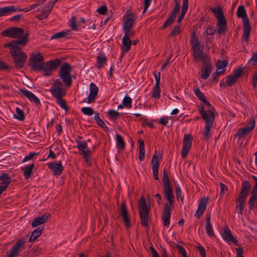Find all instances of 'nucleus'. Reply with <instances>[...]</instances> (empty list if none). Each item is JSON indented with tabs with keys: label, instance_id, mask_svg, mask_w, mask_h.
I'll return each mask as SVG.
<instances>
[{
	"label": "nucleus",
	"instance_id": "f257e3e1",
	"mask_svg": "<svg viewBox=\"0 0 257 257\" xmlns=\"http://www.w3.org/2000/svg\"><path fill=\"white\" fill-rule=\"evenodd\" d=\"M29 33L27 32L24 36L19 40H13L4 45L5 48H10V53L13 58L15 67L22 68L26 61L27 56L19 46H24L29 41Z\"/></svg>",
	"mask_w": 257,
	"mask_h": 257
},
{
	"label": "nucleus",
	"instance_id": "f03ea898",
	"mask_svg": "<svg viewBox=\"0 0 257 257\" xmlns=\"http://www.w3.org/2000/svg\"><path fill=\"white\" fill-rule=\"evenodd\" d=\"M201 101L208 107L206 110L205 107L201 105L199 110V112L205 122L203 134L205 136L204 139L207 141L211 136L210 130L213 126L216 110L206 98L203 99Z\"/></svg>",
	"mask_w": 257,
	"mask_h": 257
},
{
	"label": "nucleus",
	"instance_id": "7ed1b4c3",
	"mask_svg": "<svg viewBox=\"0 0 257 257\" xmlns=\"http://www.w3.org/2000/svg\"><path fill=\"white\" fill-rule=\"evenodd\" d=\"M164 194L168 202L164 204L162 219L163 220L164 225L168 226L170 224L171 212L174 207L175 197L171 185L164 186Z\"/></svg>",
	"mask_w": 257,
	"mask_h": 257
},
{
	"label": "nucleus",
	"instance_id": "20e7f679",
	"mask_svg": "<svg viewBox=\"0 0 257 257\" xmlns=\"http://www.w3.org/2000/svg\"><path fill=\"white\" fill-rule=\"evenodd\" d=\"M236 15L238 18H242V19L243 33L242 39L247 43L249 40L251 28L243 6H239L238 7Z\"/></svg>",
	"mask_w": 257,
	"mask_h": 257
},
{
	"label": "nucleus",
	"instance_id": "39448f33",
	"mask_svg": "<svg viewBox=\"0 0 257 257\" xmlns=\"http://www.w3.org/2000/svg\"><path fill=\"white\" fill-rule=\"evenodd\" d=\"M139 212L140 218V222L142 226L149 228V220H150L149 211L150 208L147 205V203L144 196L140 198L138 204Z\"/></svg>",
	"mask_w": 257,
	"mask_h": 257
},
{
	"label": "nucleus",
	"instance_id": "423d86ee",
	"mask_svg": "<svg viewBox=\"0 0 257 257\" xmlns=\"http://www.w3.org/2000/svg\"><path fill=\"white\" fill-rule=\"evenodd\" d=\"M72 70V67L70 64L65 62L60 67L58 73L59 76L62 80L63 83L68 87H70L72 84V78L70 73Z\"/></svg>",
	"mask_w": 257,
	"mask_h": 257
},
{
	"label": "nucleus",
	"instance_id": "0eeeda50",
	"mask_svg": "<svg viewBox=\"0 0 257 257\" xmlns=\"http://www.w3.org/2000/svg\"><path fill=\"white\" fill-rule=\"evenodd\" d=\"M63 84L59 79H56L52 84L49 91L52 95L55 98H63L66 94V91L63 87Z\"/></svg>",
	"mask_w": 257,
	"mask_h": 257
},
{
	"label": "nucleus",
	"instance_id": "6e6552de",
	"mask_svg": "<svg viewBox=\"0 0 257 257\" xmlns=\"http://www.w3.org/2000/svg\"><path fill=\"white\" fill-rule=\"evenodd\" d=\"M23 29L18 27H10L1 32V35L13 38L22 39L25 35Z\"/></svg>",
	"mask_w": 257,
	"mask_h": 257
},
{
	"label": "nucleus",
	"instance_id": "1a4fd4ad",
	"mask_svg": "<svg viewBox=\"0 0 257 257\" xmlns=\"http://www.w3.org/2000/svg\"><path fill=\"white\" fill-rule=\"evenodd\" d=\"M31 65L35 71H40L42 70V65L44 63L43 55L39 53L38 54H32L29 58Z\"/></svg>",
	"mask_w": 257,
	"mask_h": 257
},
{
	"label": "nucleus",
	"instance_id": "9d476101",
	"mask_svg": "<svg viewBox=\"0 0 257 257\" xmlns=\"http://www.w3.org/2000/svg\"><path fill=\"white\" fill-rule=\"evenodd\" d=\"M61 63L58 59H56L53 60L46 62L44 63L42 65V70L45 72V75H50L52 74V71H55L57 69Z\"/></svg>",
	"mask_w": 257,
	"mask_h": 257
},
{
	"label": "nucleus",
	"instance_id": "9b49d317",
	"mask_svg": "<svg viewBox=\"0 0 257 257\" xmlns=\"http://www.w3.org/2000/svg\"><path fill=\"white\" fill-rule=\"evenodd\" d=\"M243 73V69L241 67L235 69L232 74L227 76L226 79V84L228 86H231L234 84L237 79L241 76Z\"/></svg>",
	"mask_w": 257,
	"mask_h": 257
},
{
	"label": "nucleus",
	"instance_id": "f8f14e48",
	"mask_svg": "<svg viewBox=\"0 0 257 257\" xmlns=\"http://www.w3.org/2000/svg\"><path fill=\"white\" fill-rule=\"evenodd\" d=\"M175 6L172 11L171 12L169 16L166 20L164 24L162 26L163 29H165L171 25L176 18L177 14L179 13L180 10V5L177 0H174Z\"/></svg>",
	"mask_w": 257,
	"mask_h": 257
},
{
	"label": "nucleus",
	"instance_id": "ddd939ff",
	"mask_svg": "<svg viewBox=\"0 0 257 257\" xmlns=\"http://www.w3.org/2000/svg\"><path fill=\"white\" fill-rule=\"evenodd\" d=\"M249 122L250 126L239 128L235 133V137L241 138L243 136L249 134L253 130L255 126L254 118L253 117L250 118Z\"/></svg>",
	"mask_w": 257,
	"mask_h": 257
},
{
	"label": "nucleus",
	"instance_id": "4468645a",
	"mask_svg": "<svg viewBox=\"0 0 257 257\" xmlns=\"http://www.w3.org/2000/svg\"><path fill=\"white\" fill-rule=\"evenodd\" d=\"M26 242L25 238H21L19 239L16 243L15 245L12 247L11 252L8 254L6 257H17L19 252L22 250V248L23 247Z\"/></svg>",
	"mask_w": 257,
	"mask_h": 257
},
{
	"label": "nucleus",
	"instance_id": "2eb2a0df",
	"mask_svg": "<svg viewBox=\"0 0 257 257\" xmlns=\"http://www.w3.org/2000/svg\"><path fill=\"white\" fill-rule=\"evenodd\" d=\"M47 165L54 176L60 175L64 170V167L60 161L48 163Z\"/></svg>",
	"mask_w": 257,
	"mask_h": 257
},
{
	"label": "nucleus",
	"instance_id": "dca6fc26",
	"mask_svg": "<svg viewBox=\"0 0 257 257\" xmlns=\"http://www.w3.org/2000/svg\"><path fill=\"white\" fill-rule=\"evenodd\" d=\"M192 140V138L190 135L185 134L184 135L181 152V156L183 158L186 157L188 155L191 147Z\"/></svg>",
	"mask_w": 257,
	"mask_h": 257
},
{
	"label": "nucleus",
	"instance_id": "f3484780",
	"mask_svg": "<svg viewBox=\"0 0 257 257\" xmlns=\"http://www.w3.org/2000/svg\"><path fill=\"white\" fill-rule=\"evenodd\" d=\"M126 14L127 19L124 22L123 29L125 32V34L133 35V33L130 32V30L132 28L136 19L134 18L133 14L132 13L127 12Z\"/></svg>",
	"mask_w": 257,
	"mask_h": 257
},
{
	"label": "nucleus",
	"instance_id": "a211bd4d",
	"mask_svg": "<svg viewBox=\"0 0 257 257\" xmlns=\"http://www.w3.org/2000/svg\"><path fill=\"white\" fill-rule=\"evenodd\" d=\"M162 157L161 155L157 154L155 153L152 157V167L153 170V177L155 180L159 179L158 176V169L159 167V161L161 160Z\"/></svg>",
	"mask_w": 257,
	"mask_h": 257
},
{
	"label": "nucleus",
	"instance_id": "6ab92c4d",
	"mask_svg": "<svg viewBox=\"0 0 257 257\" xmlns=\"http://www.w3.org/2000/svg\"><path fill=\"white\" fill-rule=\"evenodd\" d=\"M192 50V55L194 58L196 60H202V62L206 61L207 60L209 59L208 56L203 53L202 49H200V46L199 47L191 48Z\"/></svg>",
	"mask_w": 257,
	"mask_h": 257
},
{
	"label": "nucleus",
	"instance_id": "aec40b11",
	"mask_svg": "<svg viewBox=\"0 0 257 257\" xmlns=\"http://www.w3.org/2000/svg\"><path fill=\"white\" fill-rule=\"evenodd\" d=\"M203 63L201 78L203 79H207L211 73L212 65L210 63V59L207 60L206 62H203Z\"/></svg>",
	"mask_w": 257,
	"mask_h": 257
},
{
	"label": "nucleus",
	"instance_id": "412c9836",
	"mask_svg": "<svg viewBox=\"0 0 257 257\" xmlns=\"http://www.w3.org/2000/svg\"><path fill=\"white\" fill-rule=\"evenodd\" d=\"M223 239L227 242L233 243L236 245H239L237 240L234 238L228 226H224L223 233Z\"/></svg>",
	"mask_w": 257,
	"mask_h": 257
},
{
	"label": "nucleus",
	"instance_id": "4be33fe9",
	"mask_svg": "<svg viewBox=\"0 0 257 257\" xmlns=\"http://www.w3.org/2000/svg\"><path fill=\"white\" fill-rule=\"evenodd\" d=\"M120 215L122 216L126 227L127 228L130 227L131 226V222L126 209L125 202H123L121 205Z\"/></svg>",
	"mask_w": 257,
	"mask_h": 257
},
{
	"label": "nucleus",
	"instance_id": "5701e85b",
	"mask_svg": "<svg viewBox=\"0 0 257 257\" xmlns=\"http://www.w3.org/2000/svg\"><path fill=\"white\" fill-rule=\"evenodd\" d=\"M207 202L208 199L206 198H203L200 200L198 209L195 213V216L199 218L202 216L207 206Z\"/></svg>",
	"mask_w": 257,
	"mask_h": 257
},
{
	"label": "nucleus",
	"instance_id": "b1692460",
	"mask_svg": "<svg viewBox=\"0 0 257 257\" xmlns=\"http://www.w3.org/2000/svg\"><path fill=\"white\" fill-rule=\"evenodd\" d=\"M19 92L23 95L27 97L30 101L33 102L35 104H40L39 99L31 91L26 89H19Z\"/></svg>",
	"mask_w": 257,
	"mask_h": 257
},
{
	"label": "nucleus",
	"instance_id": "393cba45",
	"mask_svg": "<svg viewBox=\"0 0 257 257\" xmlns=\"http://www.w3.org/2000/svg\"><path fill=\"white\" fill-rule=\"evenodd\" d=\"M98 92L97 86L93 83L90 84V93L87 98V102L91 103L93 102L96 97Z\"/></svg>",
	"mask_w": 257,
	"mask_h": 257
},
{
	"label": "nucleus",
	"instance_id": "a878e982",
	"mask_svg": "<svg viewBox=\"0 0 257 257\" xmlns=\"http://www.w3.org/2000/svg\"><path fill=\"white\" fill-rule=\"evenodd\" d=\"M250 187V184L248 181H243L241 184V191L239 195V197L246 199Z\"/></svg>",
	"mask_w": 257,
	"mask_h": 257
},
{
	"label": "nucleus",
	"instance_id": "bb28decb",
	"mask_svg": "<svg viewBox=\"0 0 257 257\" xmlns=\"http://www.w3.org/2000/svg\"><path fill=\"white\" fill-rule=\"evenodd\" d=\"M50 216V214L48 213L41 216L35 218L32 222V226L34 227H37L39 225L46 222L48 218Z\"/></svg>",
	"mask_w": 257,
	"mask_h": 257
},
{
	"label": "nucleus",
	"instance_id": "cd10ccee",
	"mask_svg": "<svg viewBox=\"0 0 257 257\" xmlns=\"http://www.w3.org/2000/svg\"><path fill=\"white\" fill-rule=\"evenodd\" d=\"M217 28L216 29V33L218 34H225L227 29L226 20H219L217 21Z\"/></svg>",
	"mask_w": 257,
	"mask_h": 257
},
{
	"label": "nucleus",
	"instance_id": "c85d7f7f",
	"mask_svg": "<svg viewBox=\"0 0 257 257\" xmlns=\"http://www.w3.org/2000/svg\"><path fill=\"white\" fill-rule=\"evenodd\" d=\"M205 230L207 235L209 237H212L215 235L212 226L210 223V215L208 214L206 219Z\"/></svg>",
	"mask_w": 257,
	"mask_h": 257
},
{
	"label": "nucleus",
	"instance_id": "c756f323",
	"mask_svg": "<svg viewBox=\"0 0 257 257\" xmlns=\"http://www.w3.org/2000/svg\"><path fill=\"white\" fill-rule=\"evenodd\" d=\"M132 35H130V34H124V36L122 38V44L123 46L124 47V51L127 52H128L131 46L132 41L130 39V36Z\"/></svg>",
	"mask_w": 257,
	"mask_h": 257
},
{
	"label": "nucleus",
	"instance_id": "7c9ffc66",
	"mask_svg": "<svg viewBox=\"0 0 257 257\" xmlns=\"http://www.w3.org/2000/svg\"><path fill=\"white\" fill-rule=\"evenodd\" d=\"M34 167V164L32 163L25 167L22 168L21 170L23 171L24 176L26 179H29L31 177Z\"/></svg>",
	"mask_w": 257,
	"mask_h": 257
},
{
	"label": "nucleus",
	"instance_id": "2f4dec72",
	"mask_svg": "<svg viewBox=\"0 0 257 257\" xmlns=\"http://www.w3.org/2000/svg\"><path fill=\"white\" fill-rule=\"evenodd\" d=\"M245 201L246 199L243 198H240L238 197V198L236 199V202L237 203V205L235 208L238 213L240 214H242V213L243 210L245 206Z\"/></svg>",
	"mask_w": 257,
	"mask_h": 257
},
{
	"label": "nucleus",
	"instance_id": "473e14b6",
	"mask_svg": "<svg viewBox=\"0 0 257 257\" xmlns=\"http://www.w3.org/2000/svg\"><path fill=\"white\" fill-rule=\"evenodd\" d=\"M43 230V228L38 227L35 229L31 233L29 241L33 242L36 240L39 236H40L42 233V230Z\"/></svg>",
	"mask_w": 257,
	"mask_h": 257
},
{
	"label": "nucleus",
	"instance_id": "72a5a7b5",
	"mask_svg": "<svg viewBox=\"0 0 257 257\" xmlns=\"http://www.w3.org/2000/svg\"><path fill=\"white\" fill-rule=\"evenodd\" d=\"M15 7L10 6L0 8V17L10 14L12 12H16Z\"/></svg>",
	"mask_w": 257,
	"mask_h": 257
},
{
	"label": "nucleus",
	"instance_id": "f704fd0d",
	"mask_svg": "<svg viewBox=\"0 0 257 257\" xmlns=\"http://www.w3.org/2000/svg\"><path fill=\"white\" fill-rule=\"evenodd\" d=\"M210 10L214 13L215 17L217 19V21L226 20L220 8L217 10H216L215 8H210Z\"/></svg>",
	"mask_w": 257,
	"mask_h": 257
},
{
	"label": "nucleus",
	"instance_id": "c9c22d12",
	"mask_svg": "<svg viewBox=\"0 0 257 257\" xmlns=\"http://www.w3.org/2000/svg\"><path fill=\"white\" fill-rule=\"evenodd\" d=\"M138 143L140 145L139 158L140 160L142 161L145 159V144L144 142L142 139H139L138 140Z\"/></svg>",
	"mask_w": 257,
	"mask_h": 257
},
{
	"label": "nucleus",
	"instance_id": "e433bc0d",
	"mask_svg": "<svg viewBox=\"0 0 257 257\" xmlns=\"http://www.w3.org/2000/svg\"><path fill=\"white\" fill-rule=\"evenodd\" d=\"M107 58L104 54H100L97 57V67L100 69L106 64Z\"/></svg>",
	"mask_w": 257,
	"mask_h": 257
},
{
	"label": "nucleus",
	"instance_id": "4c0bfd02",
	"mask_svg": "<svg viewBox=\"0 0 257 257\" xmlns=\"http://www.w3.org/2000/svg\"><path fill=\"white\" fill-rule=\"evenodd\" d=\"M94 119L96 120L97 124L101 127L105 132L109 131L108 127L105 125L104 121L99 117L98 113H95Z\"/></svg>",
	"mask_w": 257,
	"mask_h": 257
},
{
	"label": "nucleus",
	"instance_id": "58836bf2",
	"mask_svg": "<svg viewBox=\"0 0 257 257\" xmlns=\"http://www.w3.org/2000/svg\"><path fill=\"white\" fill-rule=\"evenodd\" d=\"M190 43L192 48L199 47V46H200V43L199 41L198 38L194 32L191 33Z\"/></svg>",
	"mask_w": 257,
	"mask_h": 257
},
{
	"label": "nucleus",
	"instance_id": "ea45409f",
	"mask_svg": "<svg viewBox=\"0 0 257 257\" xmlns=\"http://www.w3.org/2000/svg\"><path fill=\"white\" fill-rule=\"evenodd\" d=\"M116 139L117 148L123 150L125 148V144L123 139L121 136L120 135L117 134L116 135Z\"/></svg>",
	"mask_w": 257,
	"mask_h": 257
},
{
	"label": "nucleus",
	"instance_id": "a19ab883",
	"mask_svg": "<svg viewBox=\"0 0 257 257\" xmlns=\"http://www.w3.org/2000/svg\"><path fill=\"white\" fill-rule=\"evenodd\" d=\"M70 31H61V32H58V33H57L51 37V39H59L61 38L65 37L66 36H67L70 33Z\"/></svg>",
	"mask_w": 257,
	"mask_h": 257
},
{
	"label": "nucleus",
	"instance_id": "79ce46f5",
	"mask_svg": "<svg viewBox=\"0 0 257 257\" xmlns=\"http://www.w3.org/2000/svg\"><path fill=\"white\" fill-rule=\"evenodd\" d=\"M16 114H14V117L21 120L23 121L25 119V114L24 111L19 107H17L16 109Z\"/></svg>",
	"mask_w": 257,
	"mask_h": 257
},
{
	"label": "nucleus",
	"instance_id": "37998d69",
	"mask_svg": "<svg viewBox=\"0 0 257 257\" xmlns=\"http://www.w3.org/2000/svg\"><path fill=\"white\" fill-rule=\"evenodd\" d=\"M162 182L164 186L171 185L170 180L169 179L167 171L166 168H165L163 170Z\"/></svg>",
	"mask_w": 257,
	"mask_h": 257
},
{
	"label": "nucleus",
	"instance_id": "c03bdc74",
	"mask_svg": "<svg viewBox=\"0 0 257 257\" xmlns=\"http://www.w3.org/2000/svg\"><path fill=\"white\" fill-rule=\"evenodd\" d=\"M51 9L45 10L44 9L42 10V13L39 15H38L36 16L37 18H38L40 20H42L45 18H46L49 14L50 13Z\"/></svg>",
	"mask_w": 257,
	"mask_h": 257
},
{
	"label": "nucleus",
	"instance_id": "a18cd8bd",
	"mask_svg": "<svg viewBox=\"0 0 257 257\" xmlns=\"http://www.w3.org/2000/svg\"><path fill=\"white\" fill-rule=\"evenodd\" d=\"M152 97H154L159 99L160 97V85H155L153 89L152 94L151 95Z\"/></svg>",
	"mask_w": 257,
	"mask_h": 257
},
{
	"label": "nucleus",
	"instance_id": "49530a36",
	"mask_svg": "<svg viewBox=\"0 0 257 257\" xmlns=\"http://www.w3.org/2000/svg\"><path fill=\"white\" fill-rule=\"evenodd\" d=\"M81 112L87 115H92L94 113V111L91 107H84L81 109Z\"/></svg>",
	"mask_w": 257,
	"mask_h": 257
},
{
	"label": "nucleus",
	"instance_id": "de8ad7c7",
	"mask_svg": "<svg viewBox=\"0 0 257 257\" xmlns=\"http://www.w3.org/2000/svg\"><path fill=\"white\" fill-rule=\"evenodd\" d=\"M76 143L77 144V147L80 151L88 149L86 141L82 142L80 141H76Z\"/></svg>",
	"mask_w": 257,
	"mask_h": 257
},
{
	"label": "nucleus",
	"instance_id": "09e8293b",
	"mask_svg": "<svg viewBox=\"0 0 257 257\" xmlns=\"http://www.w3.org/2000/svg\"><path fill=\"white\" fill-rule=\"evenodd\" d=\"M57 99V103H58L60 106L64 109L65 111H67L68 110V107L66 103L62 98H56Z\"/></svg>",
	"mask_w": 257,
	"mask_h": 257
},
{
	"label": "nucleus",
	"instance_id": "8fccbe9b",
	"mask_svg": "<svg viewBox=\"0 0 257 257\" xmlns=\"http://www.w3.org/2000/svg\"><path fill=\"white\" fill-rule=\"evenodd\" d=\"M257 200V196L253 194H251V196L248 201V204L249 205V208L251 209L254 207V204Z\"/></svg>",
	"mask_w": 257,
	"mask_h": 257
},
{
	"label": "nucleus",
	"instance_id": "3c124183",
	"mask_svg": "<svg viewBox=\"0 0 257 257\" xmlns=\"http://www.w3.org/2000/svg\"><path fill=\"white\" fill-rule=\"evenodd\" d=\"M181 33V27L180 25L175 26L169 35L170 37H174Z\"/></svg>",
	"mask_w": 257,
	"mask_h": 257
},
{
	"label": "nucleus",
	"instance_id": "603ef678",
	"mask_svg": "<svg viewBox=\"0 0 257 257\" xmlns=\"http://www.w3.org/2000/svg\"><path fill=\"white\" fill-rule=\"evenodd\" d=\"M108 114L109 115L110 118L114 119H116L119 116V113L113 109H110L108 111Z\"/></svg>",
	"mask_w": 257,
	"mask_h": 257
},
{
	"label": "nucleus",
	"instance_id": "864d4df0",
	"mask_svg": "<svg viewBox=\"0 0 257 257\" xmlns=\"http://www.w3.org/2000/svg\"><path fill=\"white\" fill-rule=\"evenodd\" d=\"M123 105L126 107H131L132 106V100L131 97L126 96L123 99Z\"/></svg>",
	"mask_w": 257,
	"mask_h": 257
},
{
	"label": "nucleus",
	"instance_id": "5fc2aeb1",
	"mask_svg": "<svg viewBox=\"0 0 257 257\" xmlns=\"http://www.w3.org/2000/svg\"><path fill=\"white\" fill-rule=\"evenodd\" d=\"M0 181H8L9 184H10L11 182V179L8 173H3L1 175H0Z\"/></svg>",
	"mask_w": 257,
	"mask_h": 257
},
{
	"label": "nucleus",
	"instance_id": "6e6d98bb",
	"mask_svg": "<svg viewBox=\"0 0 257 257\" xmlns=\"http://www.w3.org/2000/svg\"><path fill=\"white\" fill-rule=\"evenodd\" d=\"M227 64L228 61L227 60H218L216 63V67L218 69H223L225 68Z\"/></svg>",
	"mask_w": 257,
	"mask_h": 257
},
{
	"label": "nucleus",
	"instance_id": "4d7b16f0",
	"mask_svg": "<svg viewBox=\"0 0 257 257\" xmlns=\"http://www.w3.org/2000/svg\"><path fill=\"white\" fill-rule=\"evenodd\" d=\"M176 196L177 199H181L182 202H183V197L182 196V191L180 187L179 186L176 187Z\"/></svg>",
	"mask_w": 257,
	"mask_h": 257
},
{
	"label": "nucleus",
	"instance_id": "13d9d810",
	"mask_svg": "<svg viewBox=\"0 0 257 257\" xmlns=\"http://www.w3.org/2000/svg\"><path fill=\"white\" fill-rule=\"evenodd\" d=\"M194 93L198 98L201 101L203 99L205 98V97L202 92L200 91L199 88H197L194 89Z\"/></svg>",
	"mask_w": 257,
	"mask_h": 257
},
{
	"label": "nucleus",
	"instance_id": "bf43d9fd",
	"mask_svg": "<svg viewBox=\"0 0 257 257\" xmlns=\"http://www.w3.org/2000/svg\"><path fill=\"white\" fill-rule=\"evenodd\" d=\"M107 8L105 5H103L102 6L100 7L96 10V12L98 14L102 15H105L107 13Z\"/></svg>",
	"mask_w": 257,
	"mask_h": 257
},
{
	"label": "nucleus",
	"instance_id": "052dcab7",
	"mask_svg": "<svg viewBox=\"0 0 257 257\" xmlns=\"http://www.w3.org/2000/svg\"><path fill=\"white\" fill-rule=\"evenodd\" d=\"M257 62V52L252 53L251 57L249 61V63L254 65Z\"/></svg>",
	"mask_w": 257,
	"mask_h": 257
},
{
	"label": "nucleus",
	"instance_id": "680f3d73",
	"mask_svg": "<svg viewBox=\"0 0 257 257\" xmlns=\"http://www.w3.org/2000/svg\"><path fill=\"white\" fill-rule=\"evenodd\" d=\"M24 20V18L23 17L22 15H15V16H14L12 17H11L10 18V20L11 22H14V21L19 22L20 20Z\"/></svg>",
	"mask_w": 257,
	"mask_h": 257
},
{
	"label": "nucleus",
	"instance_id": "e2e57ef3",
	"mask_svg": "<svg viewBox=\"0 0 257 257\" xmlns=\"http://www.w3.org/2000/svg\"><path fill=\"white\" fill-rule=\"evenodd\" d=\"M37 154L38 153H30L29 155L26 156L23 160V162H25L32 159L34 158V157L37 155Z\"/></svg>",
	"mask_w": 257,
	"mask_h": 257
},
{
	"label": "nucleus",
	"instance_id": "0e129e2a",
	"mask_svg": "<svg viewBox=\"0 0 257 257\" xmlns=\"http://www.w3.org/2000/svg\"><path fill=\"white\" fill-rule=\"evenodd\" d=\"M252 178L254 180L255 185L253 186L251 194L257 196V177L255 176H252Z\"/></svg>",
	"mask_w": 257,
	"mask_h": 257
},
{
	"label": "nucleus",
	"instance_id": "69168bd1",
	"mask_svg": "<svg viewBox=\"0 0 257 257\" xmlns=\"http://www.w3.org/2000/svg\"><path fill=\"white\" fill-rule=\"evenodd\" d=\"M9 184H10L8 182V181H7V182L2 181V182L0 183V190L3 192L7 189V188L8 187Z\"/></svg>",
	"mask_w": 257,
	"mask_h": 257
},
{
	"label": "nucleus",
	"instance_id": "338daca9",
	"mask_svg": "<svg viewBox=\"0 0 257 257\" xmlns=\"http://www.w3.org/2000/svg\"><path fill=\"white\" fill-rule=\"evenodd\" d=\"M216 32V29H214L213 27L208 26L206 30V33L208 35H212Z\"/></svg>",
	"mask_w": 257,
	"mask_h": 257
},
{
	"label": "nucleus",
	"instance_id": "774afa93",
	"mask_svg": "<svg viewBox=\"0 0 257 257\" xmlns=\"http://www.w3.org/2000/svg\"><path fill=\"white\" fill-rule=\"evenodd\" d=\"M199 251L202 257H206V251L203 246H195Z\"/></svg>",
	"mask_w": 257,
	"mask_h": 257
}]
</instances>
